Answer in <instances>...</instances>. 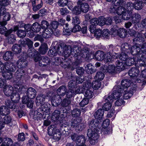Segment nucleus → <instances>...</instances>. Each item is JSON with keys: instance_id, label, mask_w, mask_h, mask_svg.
<instances>
[{"instance_id": "obj_1", "label": "nucleus", "mask_w": 146, "mask_h": 146, "mask_svg": "<svg viewBox=\"0 0 146 146\" xmlns=\"http://www.w3.org/2000/svg\"><path fill=\"white\" fill-rule=\"evenodd\" d=\"M55 46L58 54L64 55L66 57H68L71 54L75 57L78 56L85 57L88 52L84 49L81 51V48L78 45L71 46L66 45L63 42H57Z\"/></svg>"}, {"instance_id": "obj_2", "label": "nucleus", "mask_w": 146, "mask_h": 146, "mask_svg": "<svg viewBox=\"0 0 146 146\" xmlns=\"http://www.w3.org/2000/svg\"><path fill=\"white\" fill-rule=\"evenodd\" d=\"M82 120L79 117L72 119L70 121V124L71 127L76 130L82 131L86 127L84 123L82 122Z\"/></svg>"}, {"instance_id": "obj_3", "label": "nucleus", "mask_w": 146, "mask_h": 146, "mask_svg": "<svg viewBox=\"0 0 146 146\" xmlns=\"http://www.w3.org/2000/svg\"><path fill=\"white\" fill-rule=\"evenodd\" d=\"M45 98L48 99L52 102V105L56 106L61 102L62 99L57 95H55L52 92H48L46 94Z\"/></svg>"}, {"instance_id": "obj_4", "label": "nucleus", "mask_w": 146, "mask_h": 146, "mask_svg": "<svg viewBox=\"0 0 146 146\" xmlns=\"http://www.w3.org/2000/svg\"><path fill=\"white\" fill-rule=\"evenodd\" d=\"M129 33L131 36L133 37V41L134 44H139L145 41V38L141 33L133 30H130Z\"/></svg>"}, {"instance_id": "obj_5", "label": "nucleus", "mask_w": 146, "mask_h": 146, "mask_svg": "<svg viewBox=\"0 0 146 146\" xmlns=\"http://www.w3.org/2000/svg\"><path fill=\"white\" fill-rule=\"evenodd\" d=\"M115 89L116 90L113 92V93L111 94V95L109 96L107 98V102L110 101L112 98L117 99L121 96L122 94L123 93V92L122 88H121L119 86H117L114 87V89Z\"/></svg>"}, {"instance_id": "obj_6", "label": "nucleus", "mask_w": 146, "mask_h": 146, "mask_svg": "<svg viewBox=\"0 0 146 146\" xmlns=\"http://www.w3.org/2000/svg\"><path fill=\"white\" fill-rule=\"evenodd\" d=\"M97 132L96 131L88 129L87 135L89 137L90 142L92 145H94L98 142V136Z\"/></svg>"}, {"instance_id": "obj_7", "label": "nucleus", "mask_w": 146, "mask_h": 146, "mask_svg": "<svg viewBox=\"0 0 146 146\" xmlns=\"http://www.w3.org/2000/svg\"><path fill=\"white\" fill-rule=\"evenodd\" d=\"M84 49L86 50H87L88 52V53H86V55L85 56H84L85 57L83 56H78L77 57H74L76 59V60L75 61L72 63L71 64L70 63H69L68 64H65L66 65V66L68 67L69 68H71V69L72 70H73L74 69H75L77 66L81 62V61L80 60V59L81 57H83L84 58H86L88 54L89 53V51L86 49L83 48V49L81 48V51H82Z\"/></svg>"}, {"instance_id": "obj_8", "label": "nucleus", "mask_w": 146, "mask_h": 146, "mask_svg": "<svg viewBox=\"0 0 146 146\" xmlns=\"http://www.w3.org/2000/svg\"><path fill=\"white\" fill-rule=\"evenodd\" d=\"M72 139L76 141V143L77 145L85 144L86 142V139L85 136L83 135L78 136L76 134H74L71 136Z\"/></svg>"}, {"instance_id": "obj_9", "label": "nucleus", "mask_w": 146, "mask_h": 146, "mask_svg": "<svg viewBox=\"0 0 146 146\" xmlns=\"http://www.w3.org/2000/svg\"><path fill=\"white\" fill-rule=\"evenodd\" d=\"M111 31H112V33L113 35H118L121 38H125L127 35L126 30L123 28H121L118 31L116 29L115 30L113 28H112Z\"/></svg>"}, {"instance_id": "obj_10", "label": "nucleus", "mask_w": 146, "mask_h": 146, "mask_svg": "<svg viewBox=\"0 0 146 146\" xmlns=\"http://www.w3.org/2000/svg\"><path fill=\"white\" fill-rule=\"evenodd\" d=\"M40 107L39 108V111L42 112L45 115L48 114L50 112V104L44 103V104L40 105Z\"/></svg>"}, {"instance_id": "obj_11", "label": "nucleus", "mask_w": 146, "mask_h": 146, "mask_svg": "<svg viewBox=\"0 0 146 146\" xmlns=\"http://www.w3.org/2000/svg\"><path fill=\"white\" fill-rule=\"evenodd\" d=\"M26 44L28 46L29 48L28 50L27 55L29 57H32L33 51L34 50V48L33 47V42L29 38H26Z\"/></svg>"}, {"instance_id": "obj_12", "label": "nucleus", "mask_w": 146, "mask_h": 146, "mask_svg": "<svg viewBox=\"0 0 146 146\" xmlns=\"http://www.w3.org/2000/svg\"><path fill=\"white\" fill-rule=\"evenodd\" d=\"M60 111L58 110H55L52 113V119L54 121L58 120L60 121L61 124L63 125V123H65V121L64 119H62V121L60 120Z\"/></svg>"}, {"instance_id": "obj_13", "label": "nucleus", "mask_w": 146, "mask_h": 146, "mask_svg": "<svg viewBox=\"0 0 146 146\" xmlns=\"http://www.w3.org/2000/svg\"><path fill=\"white\" fill-rule=\"evenodd\" d=\"M131 53L133 55H139L140 57H142L141 48L137 46H134L131 47L130 50Z\"/></svg>"}, {"instance_id": "obj_14", "label": "nucleus", "mask_w": 146, "mask_h": 146, "mask_svg": "<svg viewBox=\"0 0 146 146\" xmlns=\"http://www.w3.org/2000/svg\"><path fill=\"white\" fill-rule=\"evenodd\" d=\"M88 124L90 129L92 131L98 130L99 128V122L97 120H92Z\"/></svg>"}, {"instance_id": "obj_15", "label": "nucleus", "mask_w": 146, "mask_h": 146, "mask_svg": "<svg viewBox=\"0 0 146 146\" xmlns=\"http://www.w3.org/2000/svg\"><path fill=\"white\" fill-rule=\"evenodd\" d=\"M27 94L28 98L30 99H33L36 95V92L33 88L30 87L27 89Z\"/></svg>"}, {"instance_id": "obj_16", "label": "nucleus", "mask_w": 146, "mask_h": 146, "mask_svg": "<svg viewBox=\"0 0 146 146\" xmlns=\"http://www.w3.org/2000/svg\"><path fill=\"white\" fill-rule=\"evenodd\" d=\"M12 100H7L5 102V104L9 108L13 109V111H17V109L19 108L18 107L16 106Z\"/></svg>"}, {"instance_id": "obj_17", "label": "nucleus", "mask_w": 146, "mask_h": 146, "mask_svg": "<svg viewBox=\"0 0 146 146\" xmlns=\"http://www.w3.org/2000/svg\"><path fill=\"white\" fill-rule=\"evenodd\" d=\"M140 71L139 69L137 68H132L130 69L128 72L129 75L132 77H136L139 74Z\"/></svg>"}, {"instance_id": "obj_18", "label": "nucleus", "mask_w": 146, "mask_h": 146, "mask_svg": "<svg viewBox=\"0 0 146 146\" xmlns=\"http://www.w3.org/2000/svg\"><path fill=\"white\" fill-rule=\"evenodd\" d=\"M13 91V88L10 85H7L4 88L3 92L4 94L7 96H9L12 95Z\"/></svg>"}, {"instance_id": "obj_19", "label": "nucleus", "mask_w": 146, "mask_h": 146, "mask_svg": "<svg viewBox=\"0 0 146 146\" xmlns=\"http://www.w3.org/2000/svg\"><path fill=\"white\" fill-rule=\"evenodd\" d=\"M1 119L0 120V129L3 128L4 127L3 124L2 122L5 124H8L11 122L12 119L10 116H5L1 120Z\"/></svg>"}, {"instance_id": "obj_20", "label": "nucleus", "mask_w": 146, "mask_h": 146, "mask_svg": "<svg viewBox=\"0 0 146 146\" xmlns=\"http://www.w3.org/2000/svg\"><path fill=\"white\" fill-rule=\"evenodd\" d=\"M67 88L66 86L63 85L60 86L57 89V92L58 96H63L65 95L67 91Z\"/></svg>"}, {"instance_id": "obj_21", "label": "nucleus", "mask_w": 146, "mask_h": 146, "mask_svg": "<svg viewBox=\"0 0 146 146\" xmlns=\"http://www.w3.org/2000/svg\"><path fill=\"white\" fill-rule=\"evenodd\" d=\"M14 55V54L11 51H8L3 54V58L5 61H10L13 59Z\"/></svg>"}, {"instance_id": "obj_22", "label": "nucleus", "mask_w": 146, "mask_h": 146, "mask_svg": "<svg viewBox=\"0 0 146 146\" xmlns=\"http://www.w3.org/2000/svg\"><path fill=\"white\" fill-rule=\"evenodd\" d=\"M106 53L102 51H98L95 54V57L97 60L99 61H102L105 58L106 56Z\"/></svg>"}, {"instance_id": "obj_23", "label": "nucleus", "mask_w": 146, "mask_h": 146, "mask_svg": "<svg viewBox=\"0 0 146 146\" xmlns=\"http://www.w3.org/2000/svg\"><path fill=\"white\" fill-rule=\"evenodd\" d=\"M27 63V62L25 59L21 58L18 60L17 65L19 68H24L26 66Z\"/></svg>"}, {"instance_id": "obj_24", "label": "nucleus", "mask_w": 146, "mask_h": 146, "mask_svg": "<svg viewBox=\"0 0 146 146\" xmlns=\"http://www.w3.org/2000/svg\"><path fill=\"white\" fill-rule=\"evenodd\" d=\"M10 111L9 109L5 106H3L0 107V116L1 115H6L9 114Z\"/></svg>"}, {"instance_id": "obj_25", "label": "nucleus", "mask_w": 146, "mask_h": 146, "mask_svg": "<svg viewBox=\"0 0 146 146\" xmlns=\"http://www.w3.org/2000/svg\"><path fill=\"white\" fill-rule=\"evenodd\" d=\"M53 30L51 28H47L45 29L42 34V37L44 38H48L52 34Z\"/></svg>"}, {"instance_id": "obj_26", "label": "nucleus", "mask_w": 146, "mask_h": 146, "mask_svg": "<svg viewBox=\"0 0 146 146\" xmlns=\"http://www.w3.org/2000/svg\"><path fill=\"white\" fill-rule=\"evenodd\" d=\"M5 70L11 72L15 71L16 70L15 66L11 63L7 62L5 63Z\"/></svg>"}, {"instance_id": "obj_27", "label": "nucleus", "mask_w": 146, "mask_h": 146, "mask_svg": "<svg viewBox=\"0 0 146 146\" xmlns=\"http://www.w3.org/2000/svg\"><path fill=\"white\" fill-rule=\"evenodd\" d=\"M132 22L133 23H139L141 19V16L138 13H135L131 16Z\"/></svg>"}, {"instance_id": "obj_28", "label": "nucleus", "mask_w": 146, "mask_h": 146, "mask_svg": "<svg viewBox=\"0 0 146 146\" xmlns=\"http://www.w3.org/2000/svg\"><path fill=\"white\" fill-rule=\"evenodd\" d=\"M48 50L47 44L45 43H42L39 49V53L42 54H45Z\"/></svg>"}, {"instance_id": "obj_29", "label": "nucleus", "mask_w": 146, "mask_h": 146, "mask_svg": "<svg viewBox=\"0 0 146 146\" xmlns=\"http://www.w3.org/2000/svg\"><path fill=\"white\" fill-rule=\"evenodd\" d=\"M121 60H117L115 62L116 67L118 68V69L121 70L125 69L126 67V65L125 62H122Z\"/></svg>"}, {"instance_id": "obj_30", "label": "nucleus", "mask_w": 146, "mask_h": 146, "mask_svg": "<svg viewBox=\"0 0 146 146\" xmlns=\"http://www.w3.org/2000/svg\"><path fill=\"white\" fill-rule=\"evenodd\" d=\"M85 69L88 74H92L96 71V69L91 64H87L85 67Z\"/></svg>"}, {"instance_id": "obj_31", "label": "nucleus", "mask_w": 146, "mask_h": 146, "mask_svg": "<svg viewBox=\"0 0 146 146\" xmlns=\"http://www.w3.org/2000/svg\"><path fill=\"white\" fill-rule=\"evenodd\" d=\"M131 45L128 44L127 43H123L121 44V49L123 52L129 53L130 52Z\"/></svg>"}, {"instance_id": "obj_32", "label": "nucleus", "mask_w": 146, "mask_h": 146, "mask_svg": "<svg viewBox=\"0 0 146 146\" xmlns=\"http://www.w3.org/2000/svg\"><path fill=\"white\" fill-rule=\"evenodd\" d=\"M121 84L122 88H123V90H125L130 86L131 84V82L130 80L129 79H124L121 82Z\"/></svg>"}, {"instance_id": "obj_33", "label": "nucleus", "mask_w": 146, "mask_h": 146, "mask_svg": "<svg viewBox=\"0 0 146 146\" xmlns=\"http://www.w3.org/2000/svg\"><path fill=\"white\" fill-rule=\"evenodd\" d=\"M132 12L129 11H125L122 15L121 17L124 20H129L131 17Z\"/></svg>"}, {"instance_id": "obj_34", "label": "nucleus", "mask_w": 146, "mask_h": 146, "mask_svg": "<svg viewBox=\"0 0 146 146\" xmlns=\"http://www.w3.org/2000/svg\"><path fill=\"white\" fill-rule=\"evenodd\" d=\"M104 114V110L101 109H99L94 114V117L96 119H100L102 118Z\"/></svg>"}, {"instance_id": "obj_35", "label": "nucleus", "mask_w": 146, "mask_h": 146, "mask_svg": "<svg viewBox=\"0 0 146 146\" xmlns=\"http://www.w3.org/2000/svg\"><path fill=\"white\" fill-rule=\"evenodd\" d=\"M126 89L125 90H123V93H124L123 94V98L125 100L129 98L131 96L133 93V91L130 90L129 91H127Z\"/></svg>"}, {"instance_id": "obj_36", "label": "nucleus", "mask_w": 146, "mask_h": 146, "mask_svg": "<svg viewBox=\"0 0 146 146\" xmlns=\"http://www.w3.org/2000/svg\"><path fill=\"white\" fill-rule=\"evenodd\" d=\"M137 2L135 3L134 6V8L137 10H140L144 5L143 0H135Z\"/></svg>"}, {"instance_id": "obj_37", "label": "nucleus", "mask_w": 146, "mask_h": 146, "mask_svg": "<svg viewBox=\"0 0 146 146\" xmlns=\"http://www.w3.org/2000/svg\"><path fill=\"white\" fill-rule=\"evenodd\" d=\"M2 76L5 80H10L13 77L12 73L6 70L2 72Z\"/></svg>"}, {"instance_id": "obj_38", "label": "nucleus", "mask_w": 146, "mask_h": 146, "mask_svg": "<svg viewBox=\"0 0 146 146\" xmlns=\"http://www.w3.org/2000/svg\"><path fill=\"white\" fill-rule=\"evenodd\" d=\"M58 53L55 46L51 47L48 53V55L50 56H55Z\"/></svg>"}, {"instance_id": "obj_39", "label": "nucleus", "mask_w": 146, "mask_h": 146, "mask_svg": "<svg viewBox=\"0 0 146 146\" xmlns=\"http://www.w3.org/2000/svg\"><path fill=\"white\" fill-rule=\"evenodd\" d=\"M41 28V27L40 24L36 22L32 25L31 29L34 32L38 33L40 31Z\"/></svg>"}, {"instance_id": "obj_40", "label": "nucleus", "mask_w": 146, "mask_h": 146, "mask_svg": "<svg viewBox=\"0 0 146 146\" xmlns=\"http://www.w3.org/2000/svg\"><path fill=\"white\" fill-rule=\"evenodd\" d=\"M60 20L61 21H61H62V23L61 25L63 26L64 27L63 31L64 32H66V33H70L71 31H72L71 29L70 28V29L68 27V24L67 23H65V20L61 19Z\"/></svg>"}, {"instance_id": "obj_41", "label": "nucleus", "mask_w": 146, "mask_h": 146, "mask_svg": "<svg viewBox=\"0 0 146 146\" xmlns=\"http://www.w3.org/2000/svg\"><path fill=\"white\" fill-rule=\"evenodd\" d=\"M116 67L114 65H109L105 69V71L110 73H113L115 72Z\"/></svg>"}, {"instance_id": "obj_42", "label": "nucleus", "mask_w": 146, "mask_h": 146, "mask_svg": "<svg viewBox=\"0 0 146 146\" xmlns=\"http://www.w3.org/2000/svg\"><path fill=\"white\" fill-rule=\"evenodd\" d=\"M11 99L15 103H18L20 98L19 94L18 93L13 94L11 97Z\"/></svg>"}, {"instance_id": "obj_43", "label": "nucleus", "mask_w": 146, "mask_h": 146, "mask_svg": "<svg viewBox=\"0 0 146 146\" xmlns=\"http://www.w3.org/2000/svg\"><path fill=\"white\" fill-rule=\"evenodd\" d=\"M45 96L42 95L41 96H38L36 98V101L37 105H41L42 104L44 99Z\"/></svg>"}, {"instance_id": "obj_44", "label": "nucleus", "mask_w": 146, "mask_h": 146, "mask_svg": "<svg viewBox=\"0 0 146 146\" xmlns=\"http://www.w3.org/2000/svg\"><path fill=\"white\" fill-rule=\"evenodd\" d=\"M84 96L88 99L92 98L94 96V93L92 89H87L86 91Z\"/></svg>"}, {"instance_id": "obj_45", "label": "nucleus", "mask_w": 146, "mask_h": 146, "mask_svg": "<svg viewBox=\"0 0 146 146\" xmlns=\"http://www.w3.org/2000/svg\"><path fill=\"white\" fill-rule=\"evenodd\" d=\"M81 11L86 13L88 11L89 9V6L88 4L86 3H83L80 6Z\"/></svg>"}, {"instance_id": "obj_46", "label": "nucleus", "mask_w": 146, "mask_h": 146, "mask_svg": "<svg viewBox=\"0 0 146 146\" xmlns=\"http://www.w3.org/2000/svg\"><path fill=\"white\" fill-rule=\"evenodd\" d=\"M22 102L23 104H27V107L31 108L33 106L34 101L32 100H27V99H24L23 100Z\"/></svg>"}, {"instance_id": "obj_47", "label": "nucleus", "mask_w": 146, "mask_h": 146, "mask_svg": "<svg viewBox=\"0 0 146 146\" xmlns=\"http://www.w3.org/2000/svg\"><path fill=\"white\" fill-rule=\"evenodd\" d=\"M21 49L20 45L15 44L13 46L12 48V50L15 54H18L21 52Z\"/></svg>"}, {"instance_id": "obj_48", "label": "nucleus", "mask_w": 146, "mask_h": 146, "mask_svg": "<svg viewBox=\"0 0 146 146\" xmlns=\"http://www.w3.org/2000/svg\"><path fill=\"white\" fill-rule=\"evenodd\" d=\"M55 125H52L48 127V133L50 135L53 136L55 135Z\"/></svg>"}, {"instance_id": "obj_49", "label": "nucleus", "mask_w": 146, "mask_h": 146, "mask_svg": "<svg viewBox=\"0 0 146 146\" xmlns=\"http://www.w3.org/2000/svg\"><path fill=\"white\" fill-rule=\"evenodd\" d=\"M124 8H125L126 11H131L132 9L134 8V5L131 2H127L124 5Z\"/></svg>"}, {"instance_id": "obj_50", "label": "nucleus", "mask_w": 146, "mask_h": 146, "mask_svg": "<svg viewBox=\"0 0 146 146\" xmlns=\"http://www.w3.org/2000/svg\"><path fill=\"white\" fill-rule=\"evenodd\" d=\"M104 77V74L101 72H97L96 74L94 77V79L97 80H102Z\"/></svg>"}, {"instance_id": "obj_51", "label": "nucleus", "mask_w": 146, "mask_h": 146, "mask_svg": "<svg viewBox=\"0 0 146 146\" xmlns=\"http://www.w3.org/2000/svg\"><path fill=\"white\" fill-rule=\"evenodd\" d=\"M101 82L97 80L93 81L92 84L93 88L95 90L98 89L101 86Z\"/></svg>"}, {"instance_id": "obj_52", "label": "nucleus", "mask_w": 146, "mask_h": 146, "mask_svg": "<svg viewBox=\"0 0 146 146\" xmlns=\"http://www.w3.org/2000/svg\"><path fill=\"white\" fill-rule=\"evenodd\" d=\"M4 16L2 17L3 21H2V24L3 25H5L7 24V21L10 20V16L8 13H7L5 14Z\"/></svg>"}, {"instance_id": "obj_53", "label": "nucleus", "mask_w": 146, "mask_h": 146, "mask_svg": "<svg viewBox=\"0 0 146 146\" xmlns=\"http://www.w3.org/2000/svg\"><path fill=\"white\" fill-rule=\"evenodd\" d=\"M25 71L23 69H18L16 72L15 75L17 78H20L24 75Z\"/></svg>"}, {"instance_id": "obj_54", "label": "nucleus", "mask_w": 146, "mask_h": 146, "mask_svg": "<svg viewBox=\"0 0 146 146\" xmlns=\"http://www.w3.org/2000/svg\"><path fill=\"white\" fill-rule=\"evenodd\" d=\"M50 24L48 23V22L46 20H42L40 26L41 28L45 30L47 28H50L48 27L49 26Z\"/></svg>"}, {"instance_id": "obj_55", "label": "nucleus", "mask_w": 146, "mask_h": 146, "mask_svg": "<svg viewBox=\"0 0 146 146\" xmlns=\"http://www.w3.org/2000/svg\"><path fill=\"white\" fill-rule=\"evenodd\" d=\"M76 79L72 80L70 81L68 83V87L69 89H73L76 86Z\"/></svg>"}, {"instance_id": "obj_56", "label": "nucleus", "mask_w": 146, "mask_h": 146, "mask_svg": "<svg viewBox=\"0 0 146 146\" xmlns=\"http://www.w3.org/2000/svg\"><path fill=\"white\" fill-rule=\"evenodd\" d=\"M69 89L68 91L66 93V96L67 98H70L75 95V94L73 89Z\"/></svg>"}, {"instance_id": "obj_57", "label": "nucleus", "mask_w": 146, "mask_h": 146, "mask_svg": "<svg viewBox=\"0 0 146 146\" xmlns=\"http://www.w3.org/2000/svg\"><path fill=\"white\" fill-rule=\"evenodd\" d=\"M68 3V0H58L57 2L58 5L61 7L67 6Z\"/></svg>"}, {"instance_id": "obj_58", "label": "nucleus", "mask_w": 146, "mask_h": 146, "mask_svg": "<svg viewBox=\"0 0 146 146\" xmlns=\"http://www.w3.org/2000/svg\"><path fill=\"white\" fill-rule=\"evenodd\" d=\"M120 60L124 61V62L126 61L128 58V56L125 52H122L120 54L119 56Z\"/></svg>"}, {"instance_id": "obj_59", "label": "nucleus", "mask_w": 146, "mask_h": 146, "mask_svg": "<svg viewBox=\"0 0 146 146\" xmlns=\"http://www.w3.org/2000/svg\"><path fill=\"white\" fill-rule=\"evenodd\" d=\"M135 60L134 58H129L125 62L127 66H131L133 64Z\"/></svg>"}, {"instance_id": "obj_60", "label": "nucleus", "mask_w": 146, "mask_h": 146, "mask_svg": "<svg viewBox=\"0 0 146 146\" xmlns=\"http://www.w3.org/2000/svg\"><path fill=\"white\" fill-rule=\"evenodd\" d=\"M125 8L122 6H120L117 7L116 13L118 15H121L125 11Z\"/></svg>"}, {"instance_id": "obj_61", "label": "nucleus", "mask_w": 146, "mask_h": 146, "mask_svg": "<svg viewBox=\"0 0 146 146\" xmlns=\"http://www.w3.org/2000/svg\"><path fill=\"white\" fill-rule=\"evenodd\" d=\"M71 101L70 100L64 99L63 100L61 106L63 107H66L69 106L70 104Z\"/></svg>"}, {"instance_id": "obj_62", "label": "nucleus", "mask_w": 146, "mask_h": 146, "mask_svg": "<svg viewBox=\"0 0 146 146\" xmlns=\"http://www.w3.org/2000/svg\"><path fill=\"white\" fill-rule=\"evenodd\" d=\"M124 0H112V3L115 6L123 5L124 4Z\"/></svg>"}, {"instance_id": "obj_63", "label": "nucleus", "mask_w": 146, "mask_h": 146, "mask_svg": "<svg viewBox=\"0 0 146 146\" xmlns=\"http://www.w3.org/2000/svg\"><path fill=\"white\" fill-rule=\"evenodd\" d=\"M5 142L3 143L6 146H11L13 144V142L12 139L9 138H6L4 139Z\"/></svg>"}, {"instance_id": "obj_64", "label": "nucleus", "mask_w": 146, "mask_h": 146, "mask_svg": "<svg viewBox=\"0 0 146 146\" xmlns=\"http://www.w3.org/2000/svg\"><path fill=\"white\" fill-rule=\"evenodd\" d=\"M17 34L19 37L21 38H24L26 36V33L23 30L19 29L17 32Z\"/></svg>"}]
</instances>
